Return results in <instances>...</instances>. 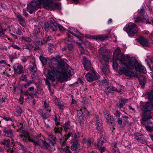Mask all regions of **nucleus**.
<instances>
[{"instance_id":"1","label":"nucleus","mask_w":153,"mask_h":153,"mask_svg":"<svg viewBox=\"0 0 153 153\" xmlns=\"http://www.w3.org/2000/svg\"><path fill=\"white\" fill-rule=\"evenodd\" d=\"M118 59L121 62L126 59L125 57L123 54H118L117 56ZM135 69V71L139 72L146 74V68L139 63L137 60L132 57L127 56L126 59V63L121 62V66L119 69L120 73L125 74L126 76L131 77H135L137 74L129 70Z\"/></svg>"},{"instance_id":"2","label":"nucleus","mask_w":153,"mask_h":153,"mask_svg":"<svg viewBox=\"0 0 153 153\" xmlns=\"http://www.w3.org/2000/svg\"><path fill=\"white\" fill-rule=\"evenodd\" d=\"M65 63L62 59H60L57 60L56 59L53 58L51 60L50 62L49 63V65L50 68L55 67L54 65L56 66L58 69H61V74L63 77L64 78H67L70 77L71 75L70 72H68V71H66L64 67Z\"/></svg>"},{"instance_id":"3","label":"nucleus","mask_w":153,"mask_h":153,"mask_svg":"<svg viewBox=\"0 0 153 153\" xmlns=\"http://www.w3.org/2000/svg\"><path fill=\"white\" fill-rule=\"evenodd\" d=\"M48 139L50 141V143H48L45 140H42V146L46 149L49 148L52 151H54L55 150L54 145L56 143V137L54 136L52 133L48 134Z\"/></svg>"},{"instance_id":"4","label":"nucleus","mask_w":153,"mask_h":153,"mask_svg":"<svg viewBox=\"0 0 153 153\" xmlns=\"http://www.w3.org/2000/svg\"><path fill=\"white\" fill-rule=\"evenodd\" d=\"M123 30L130 37L134 36L138 31V29L136 25L132 22H130L128 25H126V27L124 28Z\"/></svg>"},{"instance_id":"5","label":"nucleus","mask_w":153,"mask_h":153,"mask_svg":"<svg viewBox=\"0 0 153 153\" xmlns=\"http://www.w3.org/2000/svg\"><path fill=\"white\" fill-rule=\"evenodd\" d=\"M146 112H145L144 116L142 120L141 123L142 124L146 126V129L150 131H153V127H151L152 122L149 120L151 117L149 114H146Z\"/></svg>"},{"instance_id":"6","label":"nucleus","mask_w":153,"mask_h":153,"mask_svg":"<svg viewBox=\"0 0 153 153\" xmlns=\"http://www.w3.org/2000/svg\"><path fill=\"white\" fill-rule=\"evenodd\" d=\"M55 67L51 68V70L49 71L48 72V78L52 82H54L55 80V76H57L61 74L60 71L57 69L55 68Z\"/></svg>"},{"instance_id":"7","label":"nucleus","mask_w":153,"mask_h":153,"mask_svg":"<svg viewBox=\"0 0 153 153\" xmlns=\"http://www.w3.org/2000/svg\"><path fill=\"white\" fill-rule=\"evenodd\" d=\"M92 73L93 74H91L88 73L85 75L86 80L90 82H91L94 80L98 79L100 77V76L95 71H93Z\"/></svg>"},{"instance_id":"8","label":"nucleus","mask_w":153,"mask_h":153,"mask_svg":"<svg viewBox=\"0 0 153 153\" xmlns=\"http://www.w3.org/2000/svg\"><path fill=\"white\" fill-rule=\"evenodd\" d=\"M41 134L34 135L32 137H28L27 139L28 140L32 142L36 146H40L41 145V142L42 140L41 138Z\"/></svg>"},{"instance_id":"9","label":"nucleus","mask_w":153,"mask_h":153,"mask_svg":"<svg viewBox=\"0 0 153 153\" xmlns=\"http://www.w3.org/2000/svg\"><path fill=\"white\" fill-rule=\"evenodd\" d=\"M68 31L70 33L76 36L82 42L81 38L83 37V35L79 32L77 29L74 27H71L69 28Z\"/></svg>"},{"instance_id":"10","label":"nucleus","mask_w":153,"mask_h":153,"mask_svg":"<svg viewBox=\"0 0 153 153\" xmlns=\"http://www.w3.org/2000/svg\"><path fill=\"white\" fill-rule=\"evenodd\" d=\"M98 52L103 60L105 62L108 61L109 58L108 56V51L105 47L100 48Z\"/></svg>"},{"instance_id":"11","label":"nucleus","mask_w":153,"mask_h":153,"mask_svg":"<svg viewBox=\"0 0 153 153\" xmlns=\"http://www.w3.org/2000/svg\"><path fill=\"white\" fill-rule=\"evenodd\" d=\"M61 153H72L69 150V147L67 145L65 141H61Z\"/></svg>"},{"instance_id":"12","label":"nucleus","mask_w":153,"mask_h":153,"mask_svg":"<svg viewBox=\"0 0 153 153\" xmlns=\"http://www.w3.org/2000/svg\"><path fill=\"white\" fill-rule=\"evenodd\" d=\"M14 71L15 74H19L24 73L23 66L20 64H15L13 66Z\"/></svg>"},{"instance_id":"13","label":"nucleus","mask_w":153,"mask_h":153,"mask_svg":"<svg viewBox=\"0 0 153 153\" xmlns=\"http://www.w3.org/2000/svg\"><path fill=\"white\" fill-rule=\"evenodd\" d=\"M83 64L85 70L92 71L93 68L91 67L90 61L85 57H84L83 58Z\"/></svg>"},{"instance_id":"14","label":"nucleus","mask_w":153,"mask_h":153,"mask_svg":"<svg viewBox=\"0 0 153 153\" xmlns=\"http://www.w3.org/2000/svg\"><path fill=\"white\" fill-rule=\"evenodd\" d=\"M96 125L97 126L96 128L99 132L102 129V121L101 119L99 117H95Z\"/></svg>"},{"instance_id":"15","label":"nucleus","mask_w":153,"mask_h":153,"mask_svg":"<svg viewBox=\"0 0 153 153\" xmlns=\"http://www.w3.org/2000/svg\"><path fill=\"white\" fill-rule=\"evenodd\" d=\"M137 41L140 43L143 46L148 47L149 45V42L143 37H140L137 39Z\"/></svg>"},{"instance_id":"16","label":"nucleus","mask_w":153,"mask_h":153,"mask_svg":"<svg viewBox=\"0 0 153 153\" xmlns=\"http://www.w3.org/2000/svg\"><path fill=\"white\" fill-rule=\"evenodd\" d=\"M134 136L135 138L138 140L143 143H146V141L145 139L143 138V135L141 134L138 132L135 133Z\"/></svg>"},{"instance_id":"17","label":"nucleus","mask_w":153,"mask_h":153,"mask_svg":"<svg viewBox=\"0 0 153 153\" xmlns=\"http://www.w3.org/2000/svg\"><path fill=\"white\" fill-rule=\"evenodd\" d=\"M153 107V105L152 103L150 102H146L144 105V108L146 109L144 114V116L145 115V112H146V114H149L150 115V111Z\"/></svg>"},{"instance_id":"18","label":"nucleus","mask_w":153,"mask_h":153,"mask_svg":"<svg viewBox=\"0 0 153 153\" xmlns=\"http://www.w3.org/2000/svg\"><path fill=\"white\" fill-rule=\"evenodd\" d=\"M102 65L101 69L102 72L105 74H106L109 72V67L107 65H104L102 62L100 61Z\"/></svg>"},{"instance_id":"19","label":"nucleus","mask_w":153,"mask_h":153,"mask_svg":"<svg viewBox=\"0 0 153 153\" xmlns=\"http://www.w3.org/2000/svg\"><path fill=\"white\" fill-rule=\"evenodd\" d=\"M41 1L42 0H33L29 4L33 6L37 9L41 4Z\"/></svg>"},{"instance_id":"20","label":"nucleus","mask_w":153,"mask_h":153,"mask_svg":"<svg viewBox=\"0 0 153 153\" xmlns=\"http://www.w3.org/2000/svg\"><path fill=\"white\" fill-rule=\"evenodd\" d=\"M65 40V42L67 44H68L69 42H73L79 45L82 44V42H77L75 40H73L72 37L69 35H68V37L66 38Z\"/></svg>"},{"instance_id":"21","label":"nucleus","mask_w":153,"mask_h":153,"mask_svg":"<svg viewBox=\"0 0 153 153\" xmlns=\"http://www.w3.org/2000/svg\"><path fill=\"white\" fill-rule=\"evenodd\" d=\"M28 69L30 71L33 73H35L36 71L37 68L35 61L31 65L29 66Z\"/></svg>"},{"instance_id":"22","label":"nucleus","mask_w":153,"mask_h":153,"mask_svg":"<svg viewBox=\"0 0 153 153\" xmlns=\"http://www.w3.org/2000/svg\"><path fill=\"white\" fill-rule=\"evenodd\" d=\"M50 9L56 8L58 10L61 9L60 6L59 4L54 3L51 0H50Z\"/></svg>"},{"instance_id":"23","label":"nucleus","mask_w":153,"mask_h":153,"mask_svg":"<svg viewBox=\"0 0 153 153\" xmlns=\"http://www.w3.org/2000/svg\"><path fill=\"white\" fill-rule=\"evenodd\" d=\"M62 130V128L61 127L58 128L55 127L54 128V133L55 134V136H57L59 137L61 136V132Z\"/></svg>"},{"instance_id":"24","label":"nucleus","mask_w":153,"mask_h":153,"mask_svg":"<svg viewBox=\"0 0 153 153\" xmlns=\"http://www.w3.org/2000/svg\"><path fill=\"white\" fill-rule=\"evenodd\" d=\"M104 116L108 122L111 121V117L109 112L107 110L105 109L103 111Z\"/></svg>"},{"instance_id":"25","label":"nucleus","mask_w":153,"mask_h":153,"mask_svg":"<svg viewBox=\"0 0 153 153\" xmlns=\"http://www.w3.org/2000/svg\"><path fill=\"white\" fill-rule=\"evenodd\" d=\"M107 38V37L106 36L102 35H99L95 37H92L91 38V39H96V40L99 41H103L106 39Z\"/></svg>"},{"instance_id":"26","label":"nucleus","mask_w":153,"mask_h":153,"mask_svg":"<svg viewBox=\"0 0 153 153\" xmlns=\"http://www.w3.org/2000/svg\"><path fill=\"white\" fill-rule=\"evenodd\" d=\"M4 132L6 136L11 138H12L14 135V132L10 129L4 131Z\"/></svg>"},{"instance_id":"27","label":"nucleus","mask_w":153,"mask_h":153,"mask_svg":"<svg viewBox=\"0 0 153 153\" xmlns=\"http://www.w3.org/2000/svg\"><path fill=\"white\" fill-rule=\"evenodd\" d=\"M37 10L33 6L29 4H28L27 7V11L30 14H32L34 12Z\"/></svg>"},{"instance_id":"28","label":"nucleus","mask_w":153,"mask_h":153,"mask_svg":"<svg viewBox=\"0 0 153 153\" xmlns=\"http://www.w3.org/2000/svg\"><path fill=\"white\" fill-rule=\"evenodd\" d=\"M70 122L68 121L65 123L62 126V127L64 128L65 131L66 132L71 128Z\"/></svg>"},{"instance_id":"29","label":"nucleus","mask_w":153,"mask_h":153,"mask_svg":"<svg viewBox=\"0 0 153 153\" xmlns=\"http://www.w3.org/2000/svg\"><path fill=\"white\" fill-rule=\"evenodd\" d=\"M17 18L19 21L21 25L23 26H25V22L23 17L21 15H19L17 16Z\"/></svg>"},{"instance_id":"30","label":"nucleus","mask_w":153,"mask_h":153,"mask_svg":"<svg viewBox=\"0 0 153 153\" xmlns=\"http://www.w3.org/2000/svg\"><path fill=\"white\" fill-rule=\"evenodd\" d=\"M17 18L19 21L21 25L23 26H25V22L23 17L21 15H19L17 16Z\"/></svg>"},{"instance_id":"31","label":"nucleus","mask_w":153,"mask_h":153,"mask_svg":"<svg viewBox=\"0 0 153 153\" xmlns=\"http://www.w3.org/2000/svg\"><path fill=\"white\" fill-rule=\"evenodd\" d=\"M134 22L135 23H140L143 20V19L141 16H134Z\"/></svg>"},{"instance_id":"32","label":"nucleus","mask_w":153,"mask_h":153,"mask_svg":"<svg viewBox=\"0 0 153 153\" xmlns=\"http://www.w3.org/2000/svg\"><path fill=\"white\" fill-rule=\"evenodd\" d=\"M80 145H77L72 144L71 146V150L75 151H79L80 149Z\"/></svg>"},{"instance_id":"33","label":"nucleus","mask_w":153,"mask_h":153,"mask_svg":"<svg viewBox=\"0 0 153 153\" xmlns=\"http://www.w3.org/2000/svg\"><path fill=\"white\" fill-rule=\"evenodd\" d=\"M128 101V100L127 99H122L121 100L120 103L117 104V106L120 107V108H122L123 106L125 105L126 102Z\"/></svg>"},{"instance_id":"34","label":"nucleus","mask_w":153,"mask_h":153,"mask_svg":"<svg viewBox=\"0 0 153 153\" xmlns=\"http://www.w3.org/2000/svg\"><path fill=\"white\" fill-rule=\"evenodd\" d=\"M42 28L41 26H36L35 28V33H33L36 36L38 33L41 30V29Z\"/></svg>"},{"instance_id":"35","label":"nucleus","mask_w":153,"mask_h":153,"mask_svg":"<svg viewBox=\"0 0 153 153\" xmlns=\"http://www.w3.org/2000/svg\"><path fill=\"white\" fill-rule=\"evenodd\" d=\"M49 3L50 0H48L44 3L43 6L45 9L47 10H49L50 9V4H49Z\"/></svg>"},{"instance_id":"36","label":"nucleus","mask_w":153,"mask_h":153,"mask_svg":"<svg viewBox=\"0 0 153 153\" xmlns=\"http://www.w3.org/2000/svg\"><path fill=\"white\" fill-rule=\"evenodd\" d=\"M18 144L21 148V150L22 151V153H29V152L27 151V149L24 147L23 145L21 144L19 142H18Z\"/></svg>"},{"instance_id":"37","label":"nucleus","mask_w":153,"mask_h":153,"mask_svg":"<svg viewBox=\"0 0 153 153\" xmlns=\"http://www.w3.org/2000/svg\"><path fill=\"white\" fill-rule=\"evenodd\" d=\"M71 135H72L73 137L74 138L73 139L74 140H75L74 139L76 138L77 137V135L75 133H73V134L72 133H69L67 135H65V139L66 140H67V139H68V137L67 138V137H69Z\"/></svg>"},{"instance_id":"38","label":"nucleus","mask_w":153,"mask_h":153,"mask_svg":"<svg viewBox=\"0 0 153 153\" xmlns=\"http://www.w3.org/2000/svg\"><path fill=\"white\" fill-rule=\"evenodd\" d=\"M105 140L103 138L101 137L98 140L97 146L98 147L101 146L103 143L105 142Z\"/></svg>"},{"instance_id":"39","label":"nucleus","mask_w":153,"mask_h":153,"mask_svg":"<svg viewBox=\"0 0 153 153\" xmlns=\"http://www.w3.org/2000/svg\"><path fill=\"white\" fill-rule=\"evenodd\" d=\"M58 24L57 23H54V24L51 25L50 28L54 31H56L57 30Z\"/></svg>"},{"instance_id":"40","label":"nucleus","mask_w":153,"mask_h":153,"mask_svg":"<svg viewBox=\"0 0 153 153\" xmlns=\"http://www.w3.org/2000/svg\"><path fill=\"white\" fill-rule=\"evenodd\" d=\"M147 94L149 99L153 101V91H151L150 92H148Z\"/></svg>"},{"instance_id":"41","label":"nucleus","mask_w":153,"mask_h":153,"mask_svg":"<svg viewBox=\"0 0 153 153\" xmlns=\"http://www.w3.org/2000/svg\"><path fill=\"white\" fill-rule=\"evenodd\" d=\"M51 25L47 22H46L45 23L44 26L45 30L47 31H48L49 30V29L50 28Z\"/></svg>"},{"instance_id":"42","label":"nucleus","mask_w":153,"mask_h":153,"mask_svg":"<svg viewBox=\"0 0 153 153\" xmlns=\"http://www.w3.org/2000/svg\"><path fill=\"white\" fill-rule=\"evenodd\" d=\"M10 142L9 141H8V140H6V139H4L3 140L2 143V144H4L5 145H6L7 147H9V145L10 144Z\"/></svg>"},{"instance_id":"43","label":"nucleus","mask_w":153,"mask_h":153,"mask_svg":"<svg viewBox=\"0 0 153 153\" xmlns=\"http://www.w3.org/2000/svg\"><path fill=\"white\" fill-rule=\"evenodd\" d=\"M39 59L42 62V63H46L47 62V60L45 58V57L42 56H39Z\"/></svg>"},{"instance_id":"44","label":"nucleus","mask_w":153,"mask_h":153,"mask_svg":"<svg viewBox=\"0 0 153 153\" xmlns=\"http://www.w3.org/2000/svg\"><path fill=\"white\" fill-rule=\"evenodd\" d=\"M120 52V50L119 48H118L116 49V50L114 51V53L113 57H114L115 56H117V55H118L119 53Z\"/></svg>"},{"instance_id":"45","label":"nucleus","mask_w":153,"mask_h":153,"mask_svg":"<svg viewBox=\"0 0 153 153\" xmlns=\"http://www.w3.org/2000/svg\"><path fill=\"white\" fill-rule=\"evenodd\" d=\"M22 39H24L25 41L27 42H30L32 41V39L29 37H24L23 36L22 37Z\"/></svg>"},{"instance_id":"46","label":"nucleus","mask_w":153,"mask_h":153,"mask_svg":"<svg viewBox=\"0 0 153 153\" xmlns=\"http://www.w3.org/2000/svg\"><path fill=\"white\" fill-rule=\"evenodd\" d=\"M71 143H73L74 145H80L79 143V141L77 140H75L73 139L71 141Z\"/></svg>"},{"instance_id":"47","label":"nucleus","mask_w":153,"mask_h":153,"mask_svg":"<svg viewBox=\"0 0 153 153\" xmlns=\"http://www.w3.org/2000/svg\"><path fill=\"white\" fill-rule=\"evenodd\" d=\"M80 111H81L82 113V114H83L85 113L87 115H88L89 113V112L87 111L85 108H84L81 109Z\"/></svg>"},{"instance_id":"48","label":"nucleus","mask_w":153,"mask_h":153,"mask_svg":"<svg viewBox=\"0 0 153 153\" xmlns=\"http://www.w3.org/2000/svg\"><path fill=\"white\" fill-rule=\"evenodd\" d=\"M51 39V36H48L46 38L44 39L43 41L45 43H47L49 42Z\"/></svg>"},{"instance_id":"49","label":"nucleus","mask_w":153,"mask_h":153,"mask_svg":"<svg viewBox=\"0 0 153 153\" xmlns=\"http://www.w3.org/2000/svg\"><path fill=\"white\" fill-rule=\"evenodd\" d=\"M11 46L14 48L19 50H20L21 49V48L20 47L16 45H11Z\"/></svg>"},{"instance_id":"50","label":"nucleus","mask_w":153,"mask_h":153,"mask_svg":"<svg viewBox=\"0 0 153 153\" xmlns=\"http://www.w3.org/2000/svg\"><path fill=\"white\" fill-rule=\"evenodd\" d=\"M43 42H37L35 43V45L38 48H39L43 45Z\"/></svg>"},{"instance_id":"51","label":"nucleus","mask_w":153,"mask_h":153,"mask_svg":"<svg viewBox=\"0 0 153 153\" xmlns=\"http://www.w3.org/2000/svg\"><path fill=\"white\" fill-rule=\"evenodd\" d=\"M58 27L61 31H63L65 30V28L61 25H58Z\"/></svg>"},{"instance_id":"52","label":"nucleus","mask_w":153,"mask_h":153,"mask_svg":"<svg viewBox=\"0 0 153 153\" xmlns=\"http://www.w3.org/2000/svg\"><path fill=\"white\" fill-rule=\"evenodd\" d=\"M50 115L47 113L43 114L42 116L43 118L44 119H47L48 117H49Z\"/></svg>"},{"instance_id":"53","label":"nucleus","mask_w":153,"mask_h":153,"mask_svg":"<svg viewBox=\"0 0 153 153\" xmlns=\"http://www.w3.org/2000/svg\"><path fill=\"white\" fill-rule=\"evenodd\" d=\"M105 90L107 94L110 93L112 91L111 88L109 87H107Z\"/></svg>"},{"instance_id":"54","label":"nucleus","mask_w":153,"mask_h":153,"mask_svg":"<svg viewBox=\"0 0 153 153\" xmlns=\"http://www.w3.org/2000/svg\"><path fill=\"white\" fill-rule=\"evenodd\" d=\"M143 19L146 21H148L149 20L148 16L147 15V14L144 13L143 14Z\"/></svg>"},{"instance_id":"55","label":"nucleus","mask_w":153,"mask_h":153,"mask_svg":"<svg viewBox=\"0 0 153 153\" xmlns=\"http://www.w3.org/2000/svg\"><path fill=\"white\" fill-rule=\"evenodd\" d=\"M21 80L25 81L26 80V77L25 75H22L20 78Z\"/></svg>"},{"instance_id":"56","label":"nucleus","mask_w":153,"mask_h":153,"mask_svg":"<svg viewBox=\"0 0 153 153\" xmlns=\"http://www.w3.org/2000/svg\"><path fill=\"white\" fill-rule=\"evenodd\" d=\"M0 36L1 37H5L7 36L5 33L3 32L2 29H1L0 30Z\"/></svg>"},{"instance_id":"57","label":"nucleus","mask_w":153,"mask_h":153,"mask_svg":"<svg viewBox=\"0 0 153 153\" xmlns=\"http://www.w3.org/2000/svg\"><path fill=\"white\" fill-rule=\"evenodd\" d=\"M48 45L49 46V47L48 48H51V49H52V50H54L56 48V46L53 45L52 44L49 43Z\"/></svg>"},{"instance_id":"58","label":"nucleus","mask_w":153,"mask_h":153,"mask_svg":"<svg viewBox=\"0 0 153 153\" xmlns=\"http://www.w3.org/2000/svg\"><path fill=\"white\" fill-rule=\"evenodd\" d=\"M85 45L86 47L87 48H89L91 46V44L90 42L88 41H86L85 42Z\"/></svg>"},{"instance_id":"59","label":"nucleus","mask_w":153,"mask_h":153,"mask_svg":"<svg viewBox=\"0 0 153 153\" xmlns=\"http://www.w3.org/2000/svg\"><path fill=\"white\" fill-rule=\"evenodd\" d=\"M16 33L20 35L23 34V33L21 30H20L19 28H18L16 31Z\"/></svg>"},{"instance_id":"60","label":"nucleus","mask_w":153,"mask_h":153,"mask_svg":"<svg viewBox=\"0 0 153 153\" xmlns=\"http://www.w3.org/2000/svg\"><path fill=\"white\" fill-rule=\"evenodd\" d=\"M33 83V81H30L28 82L27 84H25L24 85V87L25 88H27V87L29 86L31 84Z\"/></svg>"},{"instance_id":"61","label":"nucleus","mask_w":153,"mask_h":153,"mask_svg":"<svg viewBox=\"0 0 153 153\" xmlns=\"http://www.w3.org/2000/svg\"><path fill=\"white\" fill-rule=\"evenodd\" d=\"M68 48L70 50H72L74 47V45L72 44H68Z\"/></svg>"},{"instance_id":"62","label":"nucleus","mask_w":153,"mask_h":153,"mask_svg":"<svg viewBox=\"0 0 153 153\" xmlns=\"http://www.w3.org/2000/svg\"><path fill=\"white\" fill-rule=\"evenodd\" d=\"M24 100V98L21 95H20L19 101L21 104H22Z\"/></svg>"},{"instance_id":"63","label":"nucleus","mask_w":153,"mask_h":153,"mask_svg":"<svg viewBox=\"0 0 153 153\" xmlns=\"http://www.w3.org/2000/svg\"><path fill=\"white\" fill-rule=\"evenodd\" d=\"M16 112L19 114H21L22 113V111L21 108L20 107H18L17 109Z\"/></svg>"},{"instance_id":"64","label":"nucleus","mask_w":153,"mask_h":153,"mask_svg":"<svg viewBox=\"0 0 153 153\" xmlns=\"http://www.w3.org/2000/svg\"><path fill=\"white\" fill-rule=\"evenodd\" d=\"M92 142L91 139H88L87 141V145L88 147H90L91 146Z\"/></svg>"}]
</instances>
